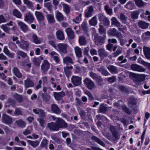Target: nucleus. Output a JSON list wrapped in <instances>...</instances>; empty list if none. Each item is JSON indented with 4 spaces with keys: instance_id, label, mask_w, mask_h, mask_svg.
Masks as SVG:
<instances>
[{
    "instance_id": "nucleus-2",
    "label": "nucleus",
    "mask_w": 150,
    "mask_h": 150,
    "mask_svg": "<svg viewBox=\"0 0 150 150\" xmlns=\"http://www.w3.org/2000/svg\"><path fill=\"white\" fill-rule=\"evenodd\" d=\"M132 75L133 78V80L138 85H140L139 82L143 81L145 79V77L144 74L139 75L132 73Z\"/></svg>"
},
{
    "instance_id": "nucleus-62",
    "label": "nucleus",
    "mask_w": 150,
    "mask_h": 150,
    "mask_svg": "<svg viewBox=\"0 0 150 150\" xmlns=\"http://www.w3.org/2000/svg\"><path fill=\"white\" fill-rule=\"evenodd\" d=\"M14 114L16 115H22L21 111L18 108H16L14 112Z\"/></svg>"
},
{
    "instance_id": "nucleus-8",
    "label": "nucleus",
    "mask_w": 150,
    "mask_h": 150,
    "mask_svg": "<svg viewBox=\"0 0 150 150\" xmlns=\"http://www.w3.org/2000/svg\"><path fill=\"white\" fill-rule=\"evenodd\" d=\"M71 79L72 82L75 86H79L81 83V78L78 76H73Z\"/></svg>"
},
{
    "instance_id": "nucleus-36",
    "label": "nucleus",
    "mask_w": 150,
    "mask_h": 150,
    "mask_svg": "<svg viewBox=\"0 0 150 150\" xmlns=\"http://www.w3.org/2000/svg\"><path fill=\"white\" fill-rule=\"evenodd\" d=\"M79 42L81 45H84L87 44V41L84 36L83 35L79 37Z\"/></svg>"
},
{
    "instance_id": "nucleus-13",
    "label": "nucleus",
    "mask_w": 150,
    "mask_h": 150,
    "mask_svg": "<svg viewBox=\"0 0 150 150\" xmlns=\"http://www.w3.org/2000/svg\"><path fill=\"white\" fill-rule=\"evenodd\" d=\"M128 105L131 108H132L133 106H136L137 103L136 99L133 97L129 98L128 100Z\"/></svg>"
},
{
    "instance_id": "nucleus-56",
    "label": "nucleus",
    "mask_w": 150,
    "mask_h": 150,
    "mask_svg": "<svg viewBox=\"0 0 150 150\" xmlns=\"http://www.w3.org/2000/svg\"><path fill=\"white\" fill-rule=\"evenodd\" d=\"M85 93L88 96L89 100H94V97L90 91H87L85 92Z\"/></svg>"
},
{
    "instance_id": "nucleus-42",
    "label": "nucleus",
    "mask_w": 150,
    "mask_h": 150,
    "mask_svg": "<svg viewBox=\"0 0 150 150\" xmlns=\"http://www.w3.org/2000/svg\"><path fill=\"white\" fill-rule=\"evenodd\" d=\"M89 23L91 25L95 26L97 23L96 17L94 16L89 21Z\"/></svg>"
},
{
    "instance_id": "nucleus-59",
    "label": "nucleus",
    "mask_w": 150,
    "mask_h": 150,
    "mask_svg": "<svg viewBox=\"0 0 150 150\" xmlns=\"http://www.w3.org/2000/svg\"><path fill=\"white\" fill-rule=\"evenodd\" d=\"M27 58L24 61L21 62V65L24 67H25V64L29 62V58L27 56Z\"/></svg>"
},
{
    "instance_id": "nucleus-26",
    "label": "nucleus",
    "mask_w": 150,
    "mask_h": 150,
    "mask_svg": "<svg viewBox=\"0 0 150 150\" xmlns=\"http://www.w3.org/2000/svg\"><path fill=\"white\" fill-rule=\"evenodd\" d=\"M35 16L38 21H42L44 20L45 18L42 13L37 11L35 12Z\"/></svg>"
},
{
    "instance_id": "nucleus-15",
    "label": "nucleus",
    "mask_w": 150,
    "mask_h": 150,
    "mask_svg": "<svg viewBox=\"0 0 150 150\" xmlns=\"http://www.w3.org/2000/svg\"><path fill=\"white\" fill-rule=\"evenodd\" d=\"M49 54L52 57L53 60L56 63H59L60 61V59L59 57V54L54 51H52L49 53Z\"/></svg>"
},
{
    "instance_id": "nucleus-23",
    "label": "nucleus",
    "mask_w": 150,
    "mask_h": 150,
    "mask_svg": "<svg viewBox=\"0 0 150 150\" xmlns=\"http://www.w3.org/2000/svg\"><path fill=\"white\" fill-rule=\"evenodd\" d=\"M66 31L69 37L71 39H72L75 38V34L74 32L70 28H68L66 29Z\"/></svg>"
},
{
    "instance_id": "nucleus-30",
    "label": "nucleus",
    "mask_w": 150,
    "mask_h": 150,
    "mask_svg": "<svg viewBox=\"0 0 150 150\" xmlns=\"http://www.w3.org/2000/svg\"><path fill=\"white\" fill-rule=\"evenodd\" d=\"M120 18L122 23L124 24L127 23L128 17L124 14L122 13H120Z\"/></svg>"
},
{
    "instance_id": "nucleus-14",
    "label": "nucleus",
    "mask_w": 150,
    "mask_h": 150,
    "mask_svg": "<svg viewBox=\"0 0 150 150\" xmlns=\"http://www.w3.org/2000/svg\"><path fill=\"white\" fill-rule=\"evenodd\" d=\"M63 63L67 64H74L72 57L66 56L63 58Z\"/></svg>"
},
{
    "instance_id": "nucleus-17",
    "label": "nucleus",
    "mask_w": 150,
    "mask_h": 150,
    "mask_svg": "<svg viewBox=\"0 0 150 150\" xmlns=\"http://www.w3.org/2000/svg\"><path fill=\"white\" fill-rule=\"evenodd\" d=\"M51 110L53 112L59 115L60 114L61 110L55 104H53L51 105Z\"/></svg>"
},
{
    "instance_id": "nucleus-45",
    "label": "nucleus",
    "mask_w": 150,
    "mask_h": 150,
    "mask_svg": "<svg viewBox=\"0 0 150 150\" xmlns=\"http://www.w3.org/2000/svg\"><path fill=\"white\" fill-rule=\"evenodd\" d=\"M122 108L123 110L127 114L130 115L132 113V110L128 108L126 105H123L122 106Z\"/></svg>"
},
{
    "instance_id": "nucleus-1",
    "label": "nucleus",
    "mask_w": 150,
    "mask_h": 150,
    "mask_svg": "<svg viewBox=\"0 0 150 150\" xmlns=\"http://www.w3.org/2000/svg\"><path fill=\"white\" fill-rule=\"evenodd\" d=\"M50 117L53 120L55 121V123L59 129L60 128H65L67 127V123L62 119L56 117L53 115H51Z\"/></svg>"
},
{
    "instance_id": "nucleus-60",
    "label": "nucleus",
    "mask_w": 150,
    "mask_h": 150,
    "mask_svg": "<svg viewBox=\"0 0 150 150\" xmlns=\"http://www.w3.org/2000/svg\"><path fill=\"white\" fill-rule=\"evenodd\" d=\"M81 26L84 31L85 32H86L88 30L87 23L85 22L83 23Z\"/></svg>"
},
{
    "instance_id": "nucleus-64",
    "label": "nucleus",
    "mask_w": 150,
    "mask_h": 150,
    "mask_svg": "<svg viewBox=\"0 0 150 150\" xmlns=\"http://www.w3.org/2000/svg\"><path fill=\"white\" fill-rule=\"evenodd\" d=\"M89 74L90 77L93 79L95 80L98 76L96 73H94L92 72H90Z\"/></svg>"
},
{
    "instance_id": "nucleus-52",
    "label": "nucleus",
    "mask_w": 150,
    "mask_h": 150,
    "mask_svg": "<svg viewBox=\"0 0 150 150\" xmlns=\"http://www.w3.org/2000/svg\"><path fill=\"white\" fill-rule=\"evenodd\" d=\"M107 79V81L110 83H112L115 82L116 80V78L115 76H112L105 79V80Z\"/></svg>"
},
{
    "instance_id": "nucleus-35",
    "label": "nucleus",
    "mask_w": 150,
    "mask_h": 150,
    "mask_svg": "<svg viewBox=\"0 0 150 150\" xmlns=\"http://www.w3.org/2000/svg\"><path fill=\"white\" fill-rule=\"evenodd\" d=\"M13 15L18 18H21L22 15L21 12L16 9H14L12 12Z\"/></svg>"
},
{
    "instance_id": "nucleus-34",
    "label": "nucleus",
    "mask_w": 150,
    "mask_h": 150,
    "mask_svg": "<svg viewBox=\"0 0 150 150\" xmlns=\"http://www.w3.org/2000/svg\"><path fill=\"white\" fill-rule=\"evenodd\" d=\"M74 49L76 56L77 57H81L82 55L81 49L78 46L75 47Z\"/></svg>"
},
{
    "instance_id": "nucleus-29",
    "label": "nucleus",
    "mask_w": 150,
    "mask_h": 150,
    "mask_svg": "<svg viewBox=\"0 0 150 150\" xmlns=\"http://www.w3.org/2000/svg\"><path fill=\"white\" fill-rule=\"evenodd\" d=\"M46 17L49 23H53L55 22V20L53 15L47 14H46Z\"/></svg>"
},
{
    "instance_id": "nucleus-3",
    "label": "nucleus",
    "mask_w": 150,
    "mask_h": 150,
    "mask_svg": "<svg viewBox=\"0 0 150 150\" xmlns=\"http://www.w3.org/2000/svg\"><path fill=\"white\" fill-rule=\"evenodd\" d=\"M68 47L67 44L65 43H59L57 45L56 49L60 53L66 54L67 53V49Z\"/></svg>"
},
{
    "instance_id": "nucleus-32",
    "label": "nucleus",
    "mask_w": 150,
    "mask_h": 150,
    "mask_svg": "<svg viewBox=\"0 0 150 150\" xmlns=\"http://www.w3.org/2000/svg\"><path fill=\"white\" fill-rule=\"evenodd\" d=\"M95 42L96 44H98V42L102 43L103 42V38L99 36L96 34H95L93 35Z\"/></svg>"
},
{
    "instance_id": "nucleus-9",
    "label": "nucleus",
    "mask_w": 150,
    "mask_h": 150,
    "mask_svg": "<svg viewBox=\"0 0 150 150\" xmlns=\"http://www.w3.org/2000/svg\"><path fill=\"white\" fill-rule=\"evenodd\" d=\"M132 69L135 71L139 72H144L145 71L143 67L137 64H132L131 65Z\"/></svg>"
},
{
    "instance_id": "nucleus-11",
    "label": "nucleus",
    "mask_w": 150,
    "mask_h": 150,
    "mask_svg": "<svg viewBox=\"0 0 150 150\" xmlns=\"http://www.w3.org/2000/svg\"><path fill=\"white\" fill-rule=\"evenodd\" d=\"M16 125L18 127L23 128L26 126V122L21 119H19L16 121L15 122Z\"/></svg>"
},
{
    "instance_id": "nucleus-44",
    "label": "nucleus",
    "mask_w": 150,
    "mask_h": 150,
    "mask_svg": "<svg viewBox=\"0 0 150 150\" xmlns=\"http://www.w3.org/2000/svg\"><path fill=\"white\" fill-rule=\"evenodd\" d=\"M139 14V12L136 11L133 12L131 14L132 18L133 19H136L138 18Z\"/></svg>"
},
{
    "instance_id": "nucleus-6",
    "label": "nucleus",
    "mask_w": 150,
    "mask_h": 150,
    "mask_svg": "<svg viewBox=\"0 0 150 150\" xmlns=\"http://www.w3.org/2000/svg\"><path fill=\"white\" fill-rule=\"evenodd\" d=\"M1 121L3 123L9 125L12 123V118L6 114H4L2 116Z\"/></svg>"
},
{
    "instance_id": "nucleus-50",
    "label": "nucleus",
    "mask_w": 150,
    "mask_h": 150,
    "mask_svg": "<svg viewBox=\"0 0 150 150\" xmlns=\"http://www.w3.org/2000/svg\"><path fill=\"white\" fill-rule=\"evenodd\" d=\"M91 138L94 141L100 145L103 146V143L102 141L98 138L95 136H93Z\"/></svg>"
},
{
    "instance_id": "nucleus-4",
    "label": "nucleus",
    "mask_w": 150,
    "mask_h": 150,
    "mask_svg": "<svg viewBox=\"0 0 150 150\" xmlns=\"http://www.w3.org/2000/svg\"><path fill=\"white\" fill-rule=\"evenodd\" d=\"M34 19L33 14L30 12H28L25 14L24 20L28 23L30 24L33 23Z\"/></svg>"
},
{
    "instance_id": "nucleus-58",
    "label": "nucleus",
    "mask_w": 150,
    "mask_h": 150,
    "mask_svg": "<svg viewBox=\"0 0 150 150\" xmlns=\"http://www.w3.org/2000/svg\"><path fill=\"white\" fill-rule=\"evenodd\" d=\"M33 62L35 65L38 67L40 66L41 61L39 58H35L34 59Z\"/></svg>"
},
{
    "instance_id": "nucleus-54",
    "label": "nucleus",
    "mask_w": 150,
    "mask_h": 150,
    "mask_svg": "<svg viewBox=\"0 0 150 150\" xmlns=\"http://www.w3.org/2000/svg\"><path fill=\"white\" fill-rule=\"evenodd\" d=\"M44 6L47 9L50 11L52 10L53 6L49 2L46 3L44 4Z\"/></svg>"
},
{
    "instance_id": "nucleus-53",
    "label": "nucleus",
    "mask_w": 150,
    "mask_h": 150,
    "mask_svg": "<svg viewBox=\"0 0 150 150\" xmlns=\"http://www.w3.org/2000/svg\"><path fill=\"white\" fill-rule=\"evenodd\" d=\"M42 97L43 100L45 102L49 101L50 98V96L49 95L43 93L42 94Z\"/></svg>"
},
{
    "instance_id": "nucleus-12",
    "label": "nucleus",
    "mask_w": 150,
    "mask_h": 150,
    "mask_svg": "<svg viewBox=\"0 0 150 150\" xmlns=\"http://www.w3.org/2000/svg\"><path fill=\"white\" fill-rule=\"evenodd\" d=\"M53 95L55 99L57 100H61L65 95V93L63 92L59 93L53 92Z\"/></svg>"
},
{
    "instance_id": "nucleus-48",
    "label": "nucleus",
    "mask_w": 150,
    "mask_h": 150,
    "mask_svg": "<svg viewBox=\"0 0 150 150\" xmlns=\"http://www.w3.org/2000/svg\"><path fill=\"white\" fill-rule=\"evenodd\" d=\"M136 4L139 7H142L144 5V2L142 0H135Z\"/></svg>"
},
{
    "instance_id": "nucleus-24",
    "label": "nucleus",
    "mask_w": 150,
    "mask_h": 150,
    "mask_svg": "<svg viewBox=\"0 0 150 150\" xmlns=\"http://www.w3.org/2000/svg\"><path fill=\"white\" fill-rule=\"evenodd\" d=\"M144 54L145 57L148 59H150V48L149 47H144L143 48Z\"/></svg>"
},
{
    "instance_id": "nucleus-46",
    "label": "nucleus",
    "mask_w": 150,
    "mask_h": 150,
    "mask_svg": "<svg viewBox=\"0 0 150 150\" xmlns=\"http://www.w3.org/2000/svg\"><path fill=\"white\" fill-rule=\"evenodd\" d=\"M117 30L115 28L110 29L108 31V34L110 35L115 36L117 32Z\"/></svg>"
},
{
    "instance_id": "nucleus-31",
    "label": "nucleus",
    "mask_w": 150,
    "mask_h": 150,
    "mask_svg": "<svg viewBox=\"0 0 150 150\" xmlns=\"http://www.w3.org/2000/svg\"><path fill=\"white\" fill-rule=\"evenodd\" d=\"M134 4L131 1H129L125 6L124 7L130 10L134 8Z\"/></svg>"
},
{
    "instance_id": "nucleus-49",
    "label": "nucleus",
    "mask_w": 150,
    "mask_h": 150,
    "mask_svg": "<svg viewBox=\"0 0 150 150\" xmlns=\"http://www.w3.org/2000/svg\"><path fill=\"white\" fill-rule=\"evenodd\" d=\"M2 28L3 29L4 31L8 33L9 32L11 29L13 30H14V27H13L11 28L10 29L9 27H8L6 25H2Z\"/></svg>"
},
{
    "instance_id": "nucleus-27",
    "label": "nucleus",
    "mask_w": 150,
    "mask_h": 150,
    "mask_svg": "<svg viewBox=\"0 0 150 150\" xmlns=\"http://www.w3.org/2000/svg\"><path fill=\"white\" fill-rule=\"evenodd\" d=\"M56 35L57 38L60 40H62L64 38L63 32L60 30H58L56 32Z\"/></svg>"
},
{
    "instance_id": "nucleus-28",
    "label": "nucleus",
    "mask_w": 150,
    "mask_h": 150,
    "mask_svg": "<svg viewBox=\"0 0 150 150\" xmlns=\"http://www.w3.org/2000/svg\"><path fill=\"white\" fill-rule=\"evenodd\" d=\"M139 27L142 29H145L148 28L149 24L144 21H141L138 23Z\"/></svg>"
},
{
    "instance_id": "nucleus-20",
    "label": "nucleus",
    "mask_w": 150,
    "mask_h": 150,
    "mask_svg": "<svg viewBox=\"0 0 150 150\" xmlns=\"http://www.w3.org/2000/svg\"><path fill=\"white\" fill-rule=\"evenodd\" d=\"M33 110L35 114H38L41 117H44L46 115L45 113L42 110L39 109H33Z\"/></svg>"
},
{
    "instance_id": "nucleus-18",
    "label": "nucleus",
    "mask_w": 150,
    "mask_h": 150,
    "mask_svg": "<svg viewBox=\"0 0 150 150\" xmlns=\"http://www.w3.org/2000/svg\"><path fill=\"white\" fill-rule=\"evenodd\" d=\"M29 46V42L24 40L21 41V44L19 47L23 50H27L28 49Z\"/></svg>"
},
{
    "instance_id": "nucleus-37",
    "label": "nucleus",
    "mask_w": 150,
    "mask_h": 150,
    "mask_svg": "<svg viewBox=\"0 0 150 150\" xmlns=\"http://www.w3.org/2000/svg\"><path fill=\"white\" fill-rule=\"evenodd\" d=\"M13 71L14 75L17 77L20 78L21 77L22 75L17 68L14 67L13 69Z\"/></svg>"
},
{
    "instance_id": "nucleus-43",
    "label": "nucleus",
    "mask_w": 150,
    "mask_h": 150,
    "mask_svg": "<svg viewBox=\"0 0 150 150\" xmlns=\"http://www.w3.org/2000/svg\"><path fill=\"white\" fill-rule=\"evenodd\" d=\"M108 69L112 73L115 74L117 73V71L116 67L114 66H110L108 67Z\"/></svg>"
},
{
    "instance_id": "nucleus-41",
    "label": "nucleus",
    "mask_w": 150,
    "mask_h": 150,
    "mask_svg": "<svg viewBox=\"0 0 150 150\" xmlns=\"http://www.w3.org/2000/svg\"><path fill=\"white\" fill-rule=\"evenodd\" d=\"M48 143V140L45 139H43L41 142L39 147L41 148L45 147L46 149H47Z\"/></svg>"
},
{
    "instance_id": "nucleus-55",
    "label": "nucleus",
    "mask_w": 150,
    "mask_h": 150,
    "mask_svg": "<svg viewBox=\"0 0 150 150\" xmlns=\"http://www.w3.org/2000/svg\"><path fill=\"white\" fill-rule=\"evenodd\" d=\"M63 10L66 13H68L70 11V8L67 5L64 4L63 5Z\"/></svg>"
},
{
    "instance_id": "nucleus-39",
    "label": "nucleus",
    "mask_w": 150,
    "mask_h": 150,
    "mask_svg": "<svg viewBox=\"0 0 150 150\" xmlns=\"http://www.w3.org/2000/svg\"><path fill=\"white\" fill-rule=\"evenodd\" d=\"M112 24L117 27H120L121 23L118 21L117 19L115 17H113L111 19Z\"/></svg>"
},
{
    "instance_id": "nucleus-47",
    "label": "nucleus",
    "mask_w": 150,
    "mask_h": 150,
    "mask_svg": "<svg viewBox=\"0 0 150 150\" xmlns=\"http://www.w3.org/2000/svg\"><path fill=\"white\" fill-rule=\"evenodd\" d=\"M16 54L24 58H26L27 56V54L26 53L20 50H17Z\"/></svg>"
},
{
    "instance_id": "nucleus-10",
    "label": "nucleus",
    "mask_w": 150,
    "mask_h": 150,
    "mask_svg": "<svg viewBox=\"0 0 150 150\" xmlns=\"http://www.w3.org/2000/svg\"><path fill=\"white\" fill-rule=\"evenodd\" d=\"M34 82L30 79L27 78L24 81V86L27 89L29 87H33L34 86Z\"/></svg>"
},
{
    "instance_id": "nucleus-5",
    "label": "nucleus",
    "mask_w": 150,
    "mask_h": 150,
    "mask_svg": "<svg viewBox=\"0 0 150 150\" xmlns=\"http://www.w3.org/2000/svg\"><path fill=\"white\" fill-rule=\"evenodd\" d=\"M84 84L88 89L91 90L95 88L94 82L91 79L86 78L83 81Z\"/></svg>"
},
{
    "instance_id": "nucleus-61",
    "label": "nucleus",
    "mask_w": 150,
    "mask_h": 150,
    "mask_svg": "<svg viewBox=\"0 0 150 150\" xmlns=\"http://www.w3.org/2000/svg\"><path fill=\"white\" fill-rule=\"evenodd\" d=\"M37 120L41 127H45V121L44 120L41 118H39Z\"/></svg>"
},
{
    "instance_id": "nucleus-57",
    "label": "nucleus",
    "mask_w": 150,
    "mask_h": 150,
    "mask_svg": "<svg viewBox=\"0 0 150 150\" xmlns=\"http://www.w3.org/2000/svg\"><path fill=\"white\" fill-rule=\"evenodd\" d=\"M23 1L25 4L29 7H32L33 6L32 2L29 0H23Z\"/></svg>"
},
{
    "instance_id": "nucleus-7",
    "label": "nucleus",
    "mask_w": 150,
    "mask_h": 150,
    "mask_svg": "<svg viewBox=\"0 0 150 150\" xmlns=\"http://www.w3.org/2000/svg\"><path fill=\"white\" fill-rule=\"evenodd\" d=\"M50 67V64L46 60H45L42 62L41 66V69L43 72H46L49 69Z\"/></svg>"
},
{
    "instance_id": "nucleus-40",
    "label": "nucleus",
    "mask_w": 150,
    "mask_h": 150,
    "mask_svg": "<svg viewBox=\"0 0 150 150\" xmlns=\"http://www.w3.org/2000/svg\"><path fill=\"white\" fill-rule=\"evenodd\" d=\"M14 98L19 103L21 102L23 100V98L22 95L16 94L13 95Z\"/></svg>"
},
{
    "instance_id": "nucleus-22",
    "label": "nucleus",
    "mask_w": 150,
    "mask_h": 150,
    "mask_svg": "<svg viewBox=\"0 0 150 150\" xmlns=\"http://www.w3.org/2000/svg\"><path fill=\"white\" fill-rule=\"evenodd\" d=\"M93 9L92 6H89L85 11V16L86 17H91L93 15Z\"/></svg>"
},
{
    "instance_id": "nucleus-19",
    "label": "nucleus",
    "mask_w": 150,
    "mask_h": 150,
    "mask_svg": "<svg viewBox=\"0 0 150 150\" xmlns=\"http://www.w3.org/2000/svg\"><path fill=\"white\" fill-rule=\"evenodd\" d=\"M73 68L72 66L68 67L67 66L66 67H64V72L66 76L68 77H69L71 74V70Z\"/></svg>"
},
{
    "instance_id": "nucleus-51",
    "label": "nucleus",
    "mask_w": 150,
    "mask_h": 150,
    "mask_svg": "<svg viewBox=\"0 0 150 150\" xmlns=\"http://www.w3.org/2000/svg\"><path fill=\"white\" fill-rule=\"evenodd\" d=\"M122 48L118 47L115 52L112 54L114 57H116L122 52Z\"/></svg>"
},
{
    "instance_id": "nucleus-33",
    "label": "nucleus",
    "mask_w": 150,
    "mask_h": 150,
    "mask_svg": "<svg viewBox=\"0 0 150 150\" xmlns=\"http://www.w3.org/2000/svg\"><path fill=\"white\" fill-rule=\"evenodd\" d=\"M55 15L57 20L59 21H61L64 20V17L61 13L58 11L55 12Z\"/></svg>"
},
{
    "instance_id": "nucleus-38",
    "label": "nucleus",
    "mask_w": 150,
    "mask_h": 150,
    "mask_svg": "<svg viewBox=\"0 0 150 150\" xmlns=\"http://www.w3.org/2000/svg\"><path fill=\"white\" fill-rule=\"evenodd\" d=\"M27 142L30 145L34 148L37 146L39 144V142L38 140L33 141L28 140Z\"/></svg>"
},
{
    "instance_id": "nucleus-63",
    "label": "nucleus",
    "mask_w": 150,
    "mask_h": 150,
    "mask_svg": "<svg viewBox=\"0 0 150 150\" xmlns=\"http://www.w3.org/2000/svg\"><path fill=\"white\" fill-rule=\"evenodd\" d=\"M105 10L108 14H111L112 13V10L108 6L106 5L105 6Z\"/></svg>"
},
{
    "instance_id": "nucleus-25",
    "label": "nucleus",
    "mask_w": 150,
    "mask_h": 150,
    "mask_svg": "<svg viewBox=\"0 0 150 150\" xmlns=\"http://www.w3.org/2000/svg\"><path fill=\"white\" fill-rule=\"evenodd\" d=\"M32 40L33 42L36 44L41 43L42 41L41 38L38 37L35 34L32 36Z\"/></svg>"
},
{
    "instance_id": "nucleus-16",
    "label": "nucleus",
    "mask_w": 150,
    "mask_h": 150,
    "mask_svg": "<svg viewBox=\"0 0 150 150\" xmlns=\"http://www.w3.org/2000/svg\"><path fill=\"white\" fill-rule=\"evenodd\" d=\"M50 130L52 131H58L59 129L56 123L51 122L48 124L47 126Z\"/></svg>"
},
{
    "instance_id": "nucleus-21",
    "label": "nucleus",
    "mask_w": 150,
    "mask_h": 150,
    "mask_svg": "<svg viewBox=\"0 0 150 150\" xmlns=\"http://www.w3.org/2000/svg\"><path fill=\"white\" fill-rule=\"evenodd\" d=\"M18 24L21 30L24 33H25L28 30V26L25 24L20 21L18 23Z\"/></svg>"
}]
</instances>
